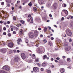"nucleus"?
Segmentation results:
<instances>
[{"label":"nucleus","instance_id":"a19ab883","mask_svg":"<svg viewBox=\"0 0 73 73\" xmlns=\"http://www.w3.org/2000/svg\"><path fill=\"white\" fill-rule=\"evenodd\" d=\"M27 21H28V22H30V21H31V19H27Z\"/></svg>","mask_w":73,"mask_h":73},{"label":"nucleus","instance_id":"4d7b16f0","mask_svg":"<svg viewBox=\"0 0 73 73\" xmlns=\"http://www.w3.org/2000/svg\"><path fill=\"white\" fill-rule=\"evenodd\" d=\"M61 20H62V21H63V20H64V17H62Z\"/></svg>","mask_w":73,"mask_h":73},{"label":"nucleus","instance_id":"dca6fc26","mask_svg":"<svg viewBox=\"0 0 73 73\" xmlns=\"http://www.w3.org/2000/svg\"><path fill=\"white\" fill-rule=\"evenodd\" d=\"M19 33L20 35H22V34L23 33V29H20L19 31Z\"/></svg>","mask_w":73,"mask_h":73},{"label":"nucleus","instance_id":"13d9d810","mask_svg":"<svg viewBox=\"0 0 73 73\" xmlns=\"http://www.w3.org/2000/svg\"><path fill=\"white\" fill-rule=\"evenodd\" d=\"M40 37H43V35H41L40 36Z\"/></svg>","mask_w":73,"mask_h":73},{"label":"nucleus","instance_id":"09e8293b","mask_svg":"<svg viewBox=\"0 0 73 73\" xmlns=\"http://www.w3.org/2000/svg\"><path fill=\"white\" fill-rule=\"evenodd\" d=\"M13 19L14 20H16V17H13Z\"/></svg>","mask_w":73,"mask_h":73},{"label":"nucleus","instance_id":"de8ad7c7","mask_svg":"<svg viewBox=\"0 0 73 73\" xmlns=\"http://www.w3.org/2000/svg\"><path fill=\"white\" fill-rule=\"evenodd\" d=\"M13 34H16V31H13Z\"/></svg>","mask_w":73,"mask_h":73},{"label":"nucleus","instance_id":"72a5a7b5","mask_svg":"<svg viewBox=\"0 0 73 73\" xmlns=\"http://www.w3.org/2000/svg\"><path fill=\"white\" fill-rule=\"evenodd\" d=\"M28 5H29V7H31L32 5V3L30 2V3H29L28 4Z\"/></svg>","mask_w":73,"mask_h":73},{"label":"nucleus","instance_id":"5fc2aeb1","mask_svg":"<svg viewBox=\"0 0 73 73\" xmlns=\"http://www.w3.org/2000/svg\"><path fill=\"white\" fill-rule=\"evenodd\" d=\"M28 52H31V53H30V55H31L32 53V51H31V50H28Z\"/></svg>","mask_w":73,"mask_h":73},{"label":"nucleus","instance_id":"2f4dec72","mask_svg":"<svg viewBox=\"0 0 73 73\" xmlns=\"http://www.w3.org/2000/svg\"><path fill=\"white\" fill-rule=\"evenodd\" d=\"M67 61H68V62H70V58H67Z\"/></svg>","mask_w":73,"mask_h":73},{"label":"nucleus","instance_id":"680f3d73","mask_svg":"<svg viewBox=\"0 0 73 73\" xmlns=\"http://www.w3.org/2000/svg\"><path fill=\"white\" fill-rule=\"evenodd\" d=\"M6 29H7L6 28H5V27H4L3 28V30L4 31H5Z\"/></svg>","mask_w":73,"mask_h":73},{"label":"nucleus","instance_id":"37998d69","mask_svg":"<svg viewBox=\"0 0 73 73\" xmlns=\"http://www.w3.org/2000/svg\"><path fill=\"white\" fill-rule=\"evenodd\" d=\"M7 6L8 7H10V6H11V5H10V4H9V3H7Z\"/></svg>","mask_w":73,"mask_h":73},{"label":"nucleus","instance_id":"f8f14e48","mask_svg":"<svg viewBox=\"0 0 73 73\" xmlns=\"http://www.w3.org/2000/svg\"><path fill=\"white\" fill-rule=\"evenodd\" d=\"M0 44L2 46H4L5 45V43L4 41H2L0 42Z\"/></svg>","mask_w":73,"mask_h":73},{"label":"nucleus","instance_id":"3c124183","mask_svg":"<svg viewBox=\"0 0 73 73\" xmlns=\"http://www.w3.org/2000/svg\"><path fill=\"white\" fill-rule=\"evenodd\" d=\"M1 4L2 5H4V2H2L1 3Z\"/></svg>","mask_w":73,"mask_h":73},{"label":"nucleus","instance_id":"20e7f679","mask_svg":"<svg viewBox=\"0 0 73 73\" xmlns=\"http://www.w3.org/2000/svg\"><path fill=\"white\" fill-rule=\"evenodd\" d=\"M33 33L34 34V35L35 37H37L38 36V35L39 33V32L37 30H34Z\"/></svg>","mask_w":73,"mask_h":73},{"label":"nucleus","instance_id":"412c9836","mask_svg":"<svg viewBox=\"0 0 73 73\" xmlns=\"http://www.w3.org/2000/svg\"><path fill=\"white\" fill-rule=\"evenodd\" d=\"M50 7V4L49 3H48L46 4V7L48 8H49Z\"/></svg>","mask_w":73,"mask_h":73},{"label":"nucleus","instance_id":"e433bc0d","mask_svg":"<svg viewBox=\"0 0 73 73\" xmlns=\"http://www.w3.org/2000/svg\"><path fill=\"white\" fill-rule=\"evenodd\" d=\"M15 29L16 31H18V30H19V28L17 27H15Z\"/></svg>","mask_w":73,"mask_h":73},{"label":"nucleus","instance_id":"0eeeda50","mask_svg":"<svg viewBox=\"0 0 73 73\" xmlns=\"http://www.w3.org/2000/svg\"><path fill=\"white\" fill-rule=\"evenodd\" d=\"M45 2L44 0H39L38 1V3L40 5H42V4H43Z\"/></svg>","mask_w":73,"mask_h":73},{"label":"nucleus","instance_id":"aec40b11","mask_svg":"<svg viewBox=\"0 0 73 73\" xmlns=\"http://www.w3.org/2000/svg\"><path fill=\"white\" fill-rule=\"evenodd\" d=\"M35 20L36 21H40V19L38 17H37L36 18Z\"/></svg>","mask_w":73,"mask_h":73},{"label":"nucleus","instance_id":"6ab92c4d","mask_svg":"<svg viewBox=\"0 0 73 73\" xmlns=\"http://www.w3.org/2000/svg\"><path fill=\"white\" fill-rule=\"evenodd\" d=\"M2 52L3 53H5V52H6V50L5 49H2Z\"/></svg>","mask_w":73,"mask_h":73},{"label":"nucleus","instance_id":"bb28decb","mask_svg":"<svg viewBox=\"0 0 73 73\" xmlns=\"http://www.w3.org/2000/svg\"><path fill=\"white\" fill-rule=\"evenodd\" d=\"M46 57H47V56L46 55H44L43 56V59H45Z\"/></svg>","mask_w":73,"mask_h":73},{"label":"nucleus","instance_id":"774afa93","mask_svg":"<svg viewBox=\"0 0 73 73\" xmlns=\"http://www.w3.org/2000/svg\"><path fill=\"white\" fill-rule=\"evenodd\" d=\"M71 7H73V3H72L71 4Z\"/></svg>","mask_w":73,"mask_h":73},{"label":"nucleus","instance_id":"a211bd4d","mask_svg":"<svg viewBox=\"0 0 73 73\" xmlns=\"http://www.w3.org/2000/svg\"><path fill=\"white\" fill-rule=\"evenodd\" d=\"M46 63H43L42 64V66L43 67L46 66Z\"/></svg>","mask_w":73,"mask_h":73},{"label":"nucleus","instance_id":"4468645a","mask_svg":"<svg viewBox=\"0 0 73 73\" xmlns=\"http://www.w3.org/2000/svg\"><path fill=\"white\" fill-rule=\"evenodd\" d=\"M60 71L61 73H63L65 72V69L63 68H61L60 69Z\"/></svg>","mask_w":73,"mask_h":73},{"label":"nucleus","instance_id":"6e6552de","mask_svg":"<svg viewBox=\"0 0 73 73\" xmlns=\"http://www.w3.org/2000/svg\"><path fill=\"white\" fill-rule=\"evenodd\" d=\"M21 56L23 59H25V58H26V56H25V54L24 53H22L21 54Z\"/></svg>","mask_w":73,"mask_h":73},{"label":"nucleus","instance_id":"a18cd8bd","mask_svg":"<svg viewBox=\"0 0 73 73\" xmlns=\"http://www.w3.org/2000/svg\"><path fill=\"white\" fill-rule=\"evenodd\" d=\"M33 9H37V8L36 7H34L33 8Z\"/></svg>","mask_w":73,"mask_h":73},{"label":"nucleus","instance_id":"5701e85b","mask_svg":"<svg viewBox=\"0 0 73 73\" xmlns=\"http://www.w3.org/2000/svg\"><path fill=\"white\" fill-rule=\"evenodd\" d=\"M32 58H33V59L36 58V55H35L34 54H33L32 56Z\"/></svg>","mask_w":73,"mask_h":73},{"label":"nucleus","instance_id":"e2e57ef3","mask_svg":"<svg viewBox=\"0 0 73 73\" xmlns=\"http://www.w3.org/2000/svg\"><path fill=\"white\" fill-rule=\"evenodd\" d=\"M50 39L51 40H54V38H53V37H52Z\"/></svg>","mask_w":73,"mask_h":73},{"label":"nucleus","instance_id":"58836bf2","mask_svg":"<svg viewBox=\"0 0 73 73\" xmlns=\"http://www.w3.org/2000/svg\"><path fill=\"white\" fill-rule=\"evenodd\" d=\"M43 42L44 43H46L47 42V40L46 39H44L43 40Z\"/></svg>","mask_w":73,"mask_h":73},{"label":"nucleus","instance_id":"4c0bfd02","mask_svg":"<svg viewBox=\"0 0 73 73\" xmlns=\"http://www.w3.org/2000/svg\"><path fill=\"white\" fill-rule=\"evenodd\" d=\"M16 26H17V27H20V26H21V24L17 25Z\"/></svg>","mask_w":73,"mask_h":73},{"label":"nucleus","instance_id":"39448f33","mask_svg":"<svg viewBox=\"0 0 73 73\" xmlns=\"http://www.w3.org/2000/svg\"><path fill=\"white\" fill-rule=\"evenodd\" d=\"M14 61L15 62H17L19 61H20V59L18 56H15L14 58Z\"/></svg>","mask_w":73,"mask_h":73},{"label":"nucleus","instance_id":"ddd939ff","mask_svg":"<svg viewBox=\"0 0 73 73\" xmlns=\"http://www.w3.org/2000/svg\"><path fill=\"white\" fill-rule=\"evenodd\" d=\"M62 11H63L65 13V14L67 15L65 16H66L68 15V11L66 10H63ZM63 16H64V15H63Z\"/></svg>","mask_w":73,"mask_h":73},{"label":"nucleus","instance_id":"bf43d9fd","mask_svg":"<svg viewBox=\"0 0 73 73\" xmlns=\"http://www.w3.org/2000/svg\"><path fill=\"white\" fill-rule=\"evenodd\" d=\"M38 30H39V31L41 30V28H40V27L38 28Z\"/></svg>","mask_w":73,"mask_h":73},{"label":"nucleus","instance_id":"393cba45","mask_svg":"<svg viewBox=\"0 0 73 73\" xmlns=\"http://www.w3.org/2000/svg\"><path fill=\"white\" fill-rule=\"evenodd\" d=\"M21 41H22V40H21V39L20 38H19L17 40V42H21Z\"/></svg>","mask_w":73,"mask_h":73},{"label":"nucleus","instance_id":"6e6d98bb","mask_svg":"<svg viewBox=\"0 0 73 73\" xmlns=\"http://www.w3.org/2000/svg\"><path fill=\"white\" fill-rule=\"evenodd\" d=\"M37 10V9H33V11L34 12H36Z\"/></svg>","mask_w":73,"mask_h":73},{"label":"nucleus","instance_id":"603ef678","mask_svg":"<svg viewBox=\"0 0 73 73\" xmlns=\"http://www.w3.org/2000/svg\"><path fill=\"white\" fill-rule=\"evenodd\" d=\"M47 28H49V29L50 30H51V27H50L49 26H48L47 27Z\"/></svg>","mask_w":73,"mask_h":73},{"label":"nucleus","instance_id":"f3484780","mask_svg":"<svg viewBox=\"0 0 73 73\" xmlns=\"http://www.w3.org/2000/svg\"><path fill=\"white\" fill-rule=\"evenodd\" d=\"M48 44L49 45H50V46H52V43L51 41H48Z\"/></svg>","mask_w":73,"mask_h":73},{"label":"nucleus","instance_id":"4be33fe9","mask_svg":"<svg viewBox=\"0 0 73 73\" xmlns=\"http://www.w3.org/2000/svg\"><path fill=\"white\" fill-rule=\"evenodd\" d=\"M0 73H7V72L4 70H1L0 71Z\"/></svg>","mask_w":73,"mask_h":73},{"label":"nucleus","instance_id":"2eb2a0df","mask_svg":"<svg viewBox=\"0 0 73 73\" xmlns=\"http://www.w3.org/2000/svg\"><path fill=\"white\" fill-rule=\"evenodd\" d=\"M30 23H33V18L32 17H31L30 18Z\"/></svg>","mask_w":73,"mask_h":73},{"label":"nucleus","instance_id":"c9c22d12","mask_svg":"<svg viewBox=\"0 0 73 73\" xmlns=\"http://www.w3.org/2000/svg\"><path fill=\"white\" fill-rule=\"evenodd\" d=\"M28 40L27 39H26L25 40V42H26V43H27V44H28Z\"/></svg>","mask_w":73,"mask_h":73},{"label":"nucleus","instance_id":"052dcab7","mask_svg":"<svg viewBox=\"0 0 73 73\" xmlns=\"http://www.w3.org/2000/svg\"><path fill=\"white\" fill-rule=\"evenodd\" d=\"M3 35H7V33H6L5 32H4L3 33Z\"/></svg>","mask_w":73,"mask_h":73},{"label":"nucleus","instance_id":"f704fd0d","mask_svg":"<svg viewBox=\"0 0 73 73\" xmlns=\"http://www.w3.org/2000/svg\"><path fill=\"white\" fill-rule=\"evenodd\" d=\"M39 58H36V59H35V61L36 62H38V61H39Z\"/></svg>","mask_w":73,"mask_h":73},{"label":"nucleus","instance_id":"cd10ccee","mask_svg":"<svg viewBox=\"0 0 73 73\" xmlns=\"http://www.w3.org/2000/svg\"><path fill=\"white\" fill-rule=\"evenodd\" d=\"M62 5L63 7H66V4L63 3Z\"/></svg>","mask_w":73,"mask_h":73},{"label":"nucleus","instance_id":"338daca9","mask_svg":"<svg viewBox=\"0 0 73 73\" xmlns=\"http://www.w3.org/2000/svg\"><path fill=\"white\" fill-rule=\"evenodd\" d=\"M56 60H60V58H58V57H57V58H56Z\"/></svg>","mask_w":73,"mask_h":73},{"label":"nucleus","instance_id":"a878e982","mask_svg":"<svg viewBox=\"0 0 73 73\" xmlns=\"http://www.w3.org/2000/svg\"><path fill=\"white\" fill-rule=\"evenodd\" d=\"M6 2L7 3H12L11 0H6Z\"/></svg>","mask_w":73,"mask_h":73},{"label":"nucleus","instance_id":"c85d7f7f","mask_svg":"<svg viewBox=\"0 0 73 73\" xmlns=\"http://www.w3.org/2000/svg\"><path fill=\"white\" fill-rule=\"evenodd\" d=\"M47 28L46 27H45L44 28V32H46V31H47Z\"/></svg>","mask_w":73,"mask_h":73},{"label":"nucleus","instance_id":"69168bd1","mask_svg":"<svg viewBox=\"0 0 73 73\" xmlns=\"http://www.w3.org/2000/svg\"><path fill=\"white\" fill-rule=\"evenodd\" d=\"M70 19H73V16H70Z\"/></svg>","mask_w":73,"mask_h":73},{"label":"nucleus","instance_id":"864d4df0","mask_svg":"<svg viewBox=\"0 0 73 73\" xmlns=\"http://www.w3.org/2000/svg\"><path fill=\"white\" fill-rule=\"evenodd\" d=\"M2 12L3 14H4V13H6V11H2Z\"/></svg>","mask_w":73,"mask_h":73},{"label":"nucleus","instance_id":"9b49d317","mask_svg":"<svg viewBox=\"0 0 73 73\" xmlns=\"http://www.w3.org/2000/svg\"><path fill=\"white\" fill-rule=\"evenodd\" d=\"M71 49V47L70 46H68L65 48V50L66 51H69Z\"/></svg>","mask_w":73,"mask_h":73},{"label":"nucleus","instance_id":"1a4fd4ad","mask_svg":"<svg viewBox=\"0 0 73 73\" xmlns=\"http://www.w3.org/2000/svg\"><path fill=\"white\" fill-rule=\"evenodd\" d=\"M58 6V5H57V3H54L53 5V9H56V8Z\"/></svg>","mask_w":73,"mask_h":73},{"label":"nucleus","instance_id":"473e14b6","mask_svg":"<svg viewBox=\"0 0 73 73\" xmlns=\"http://www.w3.org/2000/svg\"><path fill=\"white\" fill-rule=\"evenodd\" d=\"M39 53H42V50L41 49H40L39 50Z\"/></svg>","mask_w":73,"mask_h":73},{"label":"nucleus","instance_id":"7ed1b4c3","mask_svg":"<svg viewBox=\"0 0 73 73\" xmlns=\"http://www.w3.org/2000/svg\"><path fill=\"white\" fill-rule=\"evenodd\" d=\"M2 69L5 70L6 71H9L10 70V68L9 66L6 65L4 66L3 68Z\"/></svg>","mask_w":73,"mask_h":73},{"label":"nucleus","instance_id":"79ce46f5","mask_svg":"<svg viewBox=\"0 0 73 73\" xmlns=\"http://www.w3.org/2000/svg\"><path fill=\"white\" fill-rule=\"evenodd\" d=\"M31 2L33 3H35V0H32Z\"/></svg>","mask_w":73,"mask_h":73},{"label":"nucleus","instance_id":"b1692460","mask_svg":"<svg viewBox=\"0 0 73 73\" xmlns=\"http://www.w3.org/2000/svg\"><path fill=\"white\" fill-rule=\"evenodd\" d=\"M64 45L65 46H68L69 45V44L68 42H64Z\"/></svg>","mask_w":73,"mask_h":73},{"label":"nucleus","instance_id":"c756f323","mask_svg":"<svg viewBox=\"0 0 73 73\" xmlns=\"http://www.w3.org/2000/svg\"><path fill=\"white\" fill-rule=\"evenodd\" d=\"M20 22L21 24H24V22L22 20H20Z\"/></svg>","mask_w":73,"mask_h":73},{"label":"nucleus","instance_id":"9d476101","mask_svg":"<svg viewBox=\"0 0 73 73\" xmlns=\"http://www.w3.org/2000/svg\"><path fill=\"white\" fill-rule=\"evenodd\" d=\"M8 45L9 47L11 48H12V47L13 46V45H14L13 44V43L12 42H10L8 43Z\"/></svg>","mask_w":73,"mask_h":73},{"label":"nucleus","instance_id":"49530a36","mask_svg":"<svg viewBox=\"0 0 73 73\" xmlns=\"http://www.w3.org/2000/svg\"><path fill=\"white\" fill-rule=\"evenodd\" d=\"M2 32V28L0 27V33H1Z\"/></svg>","mask_w":73,"mask_h":73},{"label":"nucleus","instance_id":"7c9ffc66","mask_svg":"<svg viewBox=\"0 0 73 73\" xmlns=\"http://www.w3.org/2000/svg\"><path fill=\"white\" fill-rule=\"evenodd\" d=\"M46 72H47V73H51V71L50 70H46Z\"/></svg>","mask_w":73,"mask_h":73},{"label":"nucleus","instance_id":"0e129e2a","mask_svg":"<svg viewBox=\"0 0 73 73\" xmlns=\"http://www.w3.org/2000/svg\"><path fill=\"white\" fill-rule=\"evenodd\" d=\"M3 21H0V24H3Z\"/></svg>","mask_w":73,"mask_h":73},{"label":"nucleus","instance_id":"f257e3e1","mask_svg":"<svg viewBox=\"0 0 73 73\" xmlns=\"http://www.w3.org/2000/svg\"><path fill=\"white\" fill-rule=\"evenodd\" d=\"M28 35L29 38H34V34L32 32H30L28 33Z\"/></svg>","mask_w":73,"mask_h":73},{"label":"nucleus","instance_id":"c03bdc74","mask_svg":"<svg viewBox=\"0 0 73 73\" xmlns=\"http://www.w3.org/2000/svg\"><path fill=\"white\" fill-rule=\"evenodd\" d=\"M11 33H9L8 34V36L9 37H11Z\"/></svg>","mask_w":73,"mask_h":73},{"label":"nucleus","instance_id":"f03ea898","mask_svg":"<svg viewBox=\"0 0 73 73\" xmlns=\"http://www.w3.org/2000/svg\"><path fill=\"white\" fill-rule=\"evenodd\" d=\"M66 33L68 36H70L72 35V32L69 29H67L66 31Z\"/></svg>","mask_w":73,"mask_h":73},{"label":"nucleus","instance_id":"8fccbe9b","mask_svg":"<svg viewBox=\"0 0 73 73\" xmlns=\"http://www.w3.org/2000/svg\"><path fill=\"white\" fill-rule=\"evenodd\" d=\"M56 42L58 43V44H60V41H58V40H57Z\"/></svg>","mask_w":73,"mask_h":73},{"label":"nucleus","instance_id":"ea45409f","mask_svg":"<svg viewBox=\"0 0 73 73\" xmlns=\"http://www.w3.org/2000/svg\"><path fill=\"white\" fill-rule=\"evenodd\" d=\"M72 41L73 40H72V39L71 38H70L69 40V42H72Z\"/></svg>","mask_w":73,"mask_h":73},{"label":"nucleus","instance_id":"423d86ee","mask_svg":"<svg viewBox=\"0 0 73 73\" xmlns=\"http://www.w3.org/2000/svg\"><path fill=\"white\" fill-rule=\"evenodd\" d=\"M33 70L35 72H38L39 71V68L37 67H35L33 68Z\"/></svg>","mask_w":73,"mask_h":73}]
</instances>
